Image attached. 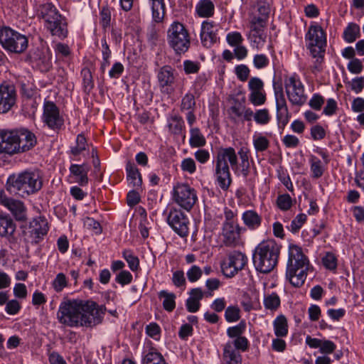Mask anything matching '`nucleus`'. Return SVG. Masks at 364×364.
Wrapping results in <instances>:
<instances>
[{
  "mask_svg": "<svg viewBox=\"0 0 364 364\" xmlns=\"http://www.w3.org/2000/svg\"><path fill=\"white\" fill-rule=\"evenodd\" d=\"M106 307L91 300L64 298L57 312L58 322L70 328L91 327L100 323Z\"/></svg>",
  "mask_w": 364,
  "mask_h": 364,
  "instance_id": "1",
  "label": "nucleus"
},
{
  "mask_svg": "<svg viewBox=\"0 0 364 364\" xmlns=\"http://www.w3.org/2000/svg\"><path fill=\"white\" fill-rule=\"evenodd\" d=\"M213 164L215 183L223 191H228L232 183L230 166L235 171L238 168V158L235 149L231 146L219 149Z\"/></svg>",
  "mask_w": 364,
  "mask_h": 364,
  "instance_id": "2",
  "label": "nucleus"
},
{
  "mask_svg": "<svg viewBox=\"0 0 364 364\" xmlns=\"http://www.w3.org/2000/svg\"><path fill=\"white\" fill-rule=\"evenodd\" d=\"M306 48L310 55L315 59L311 67L312 73L320 72L327 47L326 30L316 21H311L304 36Z\"/></svg>",
  "mask_w": 364,
  "mask_h": 364,
  "instance_id": "3",
  "label": "nucleus"
},
{
  "mask_svg": "<svg viewBox=\"0 0 364 364\" xmlns=\"http://www.w3.org/2000/svg\"><path fill=\"white\" fill-rule=\"evenodd\" d=\"M36 17L52 36L60 39L68 36L67 19L52 3L40 4L36 10Z\"/></svg>",
  "mask_w": 364,
  "mask_h": 364,
  "instance_id": "4",
  "label": "nucleus"
},
{
  "mask_svg": "<svg viewBox=\"0 0 364 364\" xmlns=\"http://www.w3.org/2000/svg\"><path fill=\"white\" fill-rule=\"evenodd\" d=\"M281 245L274 240L261 242L255 248L253 263L255 269L264 274L272 272L277 266Z\"/></svg>",
  "mask_w": 364,
  "mask_h": 364,
  "instance_id": "5",
  "label": "nucleus"
},
{
  "mask_svg": "<svg viewBox=\"0 0 364 364\" xmlns=\"http://www.w3.org/2000/svg\"><path fill=\"white\" fill-rule=\"evenodd\" d=\"M7 183L11 191L20 195H29L38 191L42 187V179L38 171H26L18 176H10Z\"/></svg>",
  "mask_w": 364,
  "mask_h": 364,
  "instance_id": "6",
  "label": "nucleus"
},
{
  "mask_svg": "<svg viewBox=\"0 0 364 364\" xmlns=\"http://www.w3.org/2000/svg\"><path fill=\"white\" fill-rule=\"evenodd\" d=\"M166 41L175 54L182 55L191 48V36L186 26L178 21H173L167 30Z\"/></svg>",
  "mask_w": 364,
  "mask_h": 364,
  "instance_id": "7",
  "label": "nucleus"
},
{
  "mask_svg": "<svg viewBox=\"0 0 364 364\" xmlns=\"http://www.w3.org/2000/svg\"><path fill=\"white\" fill-rule=\"evenodd\" d=\"M284 85L288 100L292 106L301 107L307 100L305 87L299 75L295 73L284 77Z\"/></svg>",
  "mask_w": 364,
  "mask_h": 364,
  "instance_id": "8",
  "label": "nucleus"
},
{
  "mask_svg": "<svg viewBox=\"0 0 364 364\" xmlns=\"http://www.w3.org/2000/svg\"><path fill=\"white\" fill-rule=\"evenodd\" d=\"M0 43L7 51L22 53L28 46L27 37L8 26L0 28Z\"/></svg>",
  "mask_w": 364,
  "mask_h": 364,
  "instance_id": "9",
  "label": "nucleus"
},
{
  "mask_svg": "<svg viewBox=\"0 0 364 364\" xmlns=\"http://www.w3.org/2000/svg\"><path fill=\"white\" fill-rule=\"evenodd\" d=\"M249 348L250 341L244 336L228 341L223 347L222 361L231 364H242L240 353L247 351Z\"/></svg>",
  "mask_w": 364,
  "mask_h": 364,
  "instance_id": "10",
  "label": "nucleus"
},
{
  "mask_svg": "<svg viewBox=\"0 0 364 364\" xmlns=\"http://www.w3.org/2000/svg\"><path fill=\"white\" fill-rule=\"evenodd\" d=\"M172 200L179 207L191 211L198 200L196 190L186 183H176L172 191Z\"/></svg>",
  "mask_w": 364,
  "mask_h": 364,
  "instance_id": "11",
  "label": "nucleus"
},
{
  "mask_svg": "<svg viewBox=\"0 0 364 364\" xmlns=\"http://www.w3.org/2000/svg\"><path fill=\"white\" fill-rule=\"evenodd\" d=\"M163 215L168 225L181 237H186L189 234V220L188 216L179 208L168 207L164 211Z\"/></svg>",
  "mask_w": 364,
  "mask_h": 364,
  "instance_id": "12",
  "label": "nucleus"
},
{
  "mask_svg": "<svg viewBox=\"0 0 364 364\" xmlns=\"http://www.w3.org/2000/svg\"><path fill=\"white\" fill-rule=\"evenodd\" d=\"M41 120L44 125L53 131L60 130L65 123L60 108L53 101L47 98L43 101Z\"/></svg>",
  "mask_w": 364,
  "mask_h": 364,
  "instance_id": "13",
  "label": "nucleus"
},
{
  "mask_svg": "<svg viewBox=\"0 0 364 364\" xmlns=\"http://www.w3.org/2000/svg\"><path fill=\"white\" fill-rule=\"evenodd\" d=\"M247 262L246 255L240 252H234L221 263V270L225 277L231 278L242 270Z\"/></svg>",
  "mask_w": 364,
  "mask_h": 364,
  "instance_id": "14",
  "label": "nucleus"
},
{
  "mask_svg": "<svg viewBox=\"0 0 364 364\" xmlns=\"http://www.w3.org/2000/svg\"><path fill=\"white\" fill-rule=\"evenodd\" d=\"M16 154L29 151L37 144L34 133L26 128L15 129Z\"/></svg>",
  "mask_w": 364,
  "mask_h": 364,
  "instance_id": "15",
  "label": "nucleus"
},
{
  "mask_svg": "<svg viewBox=\"0 0 364 364\" xmlns=\"http://www.w3.org/2000/svg\"><path fill=\"white\" fill-rule=\"evenodd\" d=\"M218 23L210 19L202 21L200 29V40L202 46L210 48L218 42Z\"/></svg>",
  "mask_w": 364,
  "mask_h": 364,
  "instance_id": "16",
  "label": "nucleus"
},
{
  "mask_svg": "<svg viewBox=\"0 0 364 364\" xmlns=\"http://www.w3.org/2000/svg\"><path fill=\"white\" fill-rule=\"evenodd\" d=\"M17 94L15 86L9 82L0 85V114L7 113L15 105Z\"/></svg>",
  "mask_w": 364,
  "mask_h": 364,
  "instance_id": "17",
  "label": "nucleus"
},
{
  "mask_svg": "<svg viewBox=\"0 0 364 364\" xmlns=\"http://www.w3.org/2000/svg\"><path fill=\"white\" fill-rule=\"evenodd\" d=\"M315 152L321 156L323 161H321L317 156L313 154L309 156V164L311 173V178L318 179L321 178L326 170V166L329 163L330 159L328 151L322 148L318 147Z\"/></svg>",
  "mask_w": 364,
  "mask_h": 364,
  "instance_id": "18",
  "label": "nucleus"
},
{
  "mask_svg": "<svg viewBox=\"0 0 364 364\" xmlns=\"http://www.w3.org/2000/svg\"><path fill=\"white\" fill-rule=\"evenodd\" d=\"M245 231V228L238 223H223L222 236L223 243L228 247H235L239 244L241 234Z\"/></svg>",
  "mask_w": 364,
  "mask_h": 364,
  "instance_id": "19",
  "label": "nucleus"
},
{
  "mask_svg": "<svg viewBox=\"0 0 364 364\" xmlns=\"http://www.w3.org/2000/svg\"><path fill=\"white\" fill-rule=\"evenodd\" d=\"M0 204L6 208L18 221H25L27 218L26 208L23 202L6 197L4 191H0Z\"/></svg>",
  "mask_w": 364,
  "mask_h": 364,
  "instance_id": "20",
  "label": "nucleus"
},
{
  "mask_svg": "<svg viewBox=\"0 0 364 364\" xmlns=\"http://www.w3.org/2000/svg\"><path fill=\"white\" fill-rule=\"evenodd\" d=\"M15 129H0V154L16 155Z\"/></svg>",
  "mask_w": 364,
  "mask_h": 364,
  "instance_id": "21",
  "label": "nucleus"
},
{
  "mask_svg": "<svg viewBox=\"0 0 364 364\" xmlns=\"http://www.w3.org/2000/svg\"><path fill=\"white\" fill-rule=\"evenodd\" d=\"M175 70L170 65H164L157 73V80L160 90L162 93L170 95L174 89Z\"/></svg>",
  "mask_w": 364,
  "mask_h": 364,
  "instance_id": "22",
  "label": "nucleus"
},
{
  "mask_svg": "<svg viewBox=\"0 0 364 364\" xmlns=\"http://www.w3.org/2000/svg\"><path fill=\"white\" fill-rule=\"evenodd\" d=\"M288 253L289 257L287 267H310L309 259L304 253L301 247L295 244H290Z\"/></svg>",
  "mask_w": 364,
  "mask_h": 364,
  "instance_id": "23",
  "label": "nucleus"
},
{
  "mask_svg": "<svg viewBox=\"0 0 364 364\" xmlns=\"http://www.w3.org/2000/svg\"><path fill=\"white\" fill-rule=\"evenodd\" d=\"M142 364H168L164 355L151 341L146 343L143 352Z\"/></svg>",
  "mask_w": 364,
  "mask_h": 364,
  "instance_id": "24",
  "label": "nucleus"
},
{
  "mask_svg": "<svg viewBox=\"0 0 364 364\" xmlns=\"http://www.w3.org/2000/svg\"><path fill=\"white\" fill-rule=\"evenodd\" d=\"M306 344L311 348H318L320 353L327 355L334 353L337 348L336 344L331 340L312 338L310 336H306Z\"/></svg>",
  "mask_w": 364,
  "mask_h": 364,
  "instance_id": "25",
  "label": "nucleus"
},
{
  "mask_svg": "<svg viewBox=\"0 0 364 364\" xmlns=\"http://www.w3.org/2000/svg\"><path fill=\"white\" fill-rule=\"evenodd\" d=\"M309 268L287 267L286 278L294 287H301L306 279Z\"/></svg>",
  "mask_w": 364,
  "mask_h": 364,
  "instance_id": "26",
  "label": "nucleus"
},
{
  "mask_svg": "<svg viewBox=\"0 0 364 364\" xmlns=\"http://www.w3.org/2000/svg\"><path fill=\"white\" fill-rule=\"evenodd\" d=\"M258 11L260 16H254L250 21V32H265L269 16V9L264 6H261L258 8Z\"/></svg>",
  "mask_w": 364,
  "mask_h": 364,
  "instance_id": "27",
  "label": "nucleus"
},
{
  "mask_svg": "<svg viewBox=\"0 0 364 364\" xmlns=\"http://www.w3.org/2000/svg\"><path fill=\"white\" fill-rule=\"evenodd\" d=\"M89 167L85 164H71L70 171V177L73 178L72 182L77 183L80 186H86L88 183Z\"/></svg>",
  "mask_w": 364,
  "mask_h": 364,
  "instance_id": "28",
  "label": "nucleus"
},
{
  "mask_svg": "<svg viewBox=\"0 0 364 364\" xmlns=\"http://www.w3.org/2000/svg\"><path fill=\"white\" fill-rule=\"evenodd\" d=\"M241 219L245 227L250 231L259 229L262 223V215L254 209L244 211L242 213Z\"/></svg>",
  "mask_w": 364,
  "mask_h": 364,
  "instance_id": "29",
  "label": "nucleus"
},
{
  "mask_svg": "<svg viewBox=\"0 0 364 364\" xmlns=\"http://www.w3.org/2000/svg\"><path fill=\"white\" fill-rule=\"evenodd\" d=\"M125 171L129 186L136 190L141 189L142 177L134 163L130 161H127Z\"/></svg>",
  "mask_w": 364,
  "mask_h": 364,
  "instance_id": "30",
  "label": "nucleus"
},
{
  "mask_svg": "<svg viewBox=\"0 0 364 364\" xmlns=\"http://www.w3.org/2000/svg\"><path fill=\"white\" fill-rule=\"evenodd\" d=\"M215 6L212 0H199L194 10L196 17L209 19L215 15Z\"/></svg>",
  "mask_w": 364,
  "mask_h": 364,
  "instance_id": "31",
  "label": "nucleus"
},
{
  "mask_svg": "<svg viewBox=\"0 0 364 364\" xmlns=\"http://www.w3.org/2000/svg\"><path fill=\"white\" fill-rule=\"evenodd\" d=\"M228 114L233 122H237L240 118H242L245 121H251L253 117V111L250 108L238 103L231 106L228 109Z\"/></svg>",
  "mask_w": 364,
  "mask_h": 364,
  "instance_id": "32",
  "label": "nucleus"
},
{
  "mask_svg": "<svg viewBox=\"0 0 364 364\" xmlns=\"http://www.w3.org/2000/svg\"><path fill=\"white\" fill-rule=\"evenodd\" d=\"M168 132L174 136H182L183 140L186 139L185 123L183 118L178 114H173L167 118Z\"/></svg>",
  "mask_w": 364,
  "mask_h": 364,
  "instance_id": "33",
  "label": "nucleus"
},
{
  "mask_svg": "<svg viewBox=\"0 0 364 364\" xmlns=\"http://www.w3.org/2000/svg\"><path fill=\"white\" fill-rule=\"evenodd\" d=\"M277 119L286 124L289 118V112L287 103L282 92L276 94Z\"/></svg>",
  "mask_w": 364,
  "mask_h": 364,
  "instance_id": "34",
  "label": "nucleus"
},
{
  "mask_svg": "<svg viewBox=\"0 0 364 364\" xmlns=\"http://www.w3.org/2000/svg\"><path fill=\"white\" fill-rule=\"evenodd\" d=\"M152 12L153 20L156 23L163 21L166 14L165 0H147Z\"/></svg>",
  "mask_w": 364,
  "mask_h": 364,
  "instance_id": "35",
  "label": "nucleus"
},
{
  "mask_svg": "<svg viewBox=\"0 0 364 364\" xmlns=\"http://www.w3.org/2000/svg\"><path fill=\"white\" fill-rule=\"evenodd\" d=\"M16 228L15 223L9 215L0 214V236L10 238Z\"/></svg>",
  "mask_w": 364,
  "mask_h": 364,
  "instance_id": "36",
  "label": "nucleus"
},
{
  "mask_svg": "<svg viewBox=\"0 0 364 364\" xmlns=\"http://www.w3.org/2000/svg\"><path fill=\"white\" fill-rule=\"evenodd\" d=\"M31 227L32 228V233L38 239L43 238V237L48 233L49 230L47 220L44 217L41 216L32 220Z\"/></svg>",
  "mask_w": 364,
  "mask_h": 364,
  "instance_id": "37",
  "label": "nucleus"
},
{
  "mask_svg": "<svg viewBox=\"0 0 364 364\" xmlns=\"http://www.w3.org/2000/svg\"><path fill=\"white\" fill-rule=\"evenodd\" d=\"M274 335L277 338L287 337L289 333V325L287 317L283 314L278 315L273 321Z\"/></svg>",
  "mask_w": 364,
  "mask_h": 364,
  "instance_id": "38",
  "label": "nucleus"
},
{
  "mask_svg": "<svg viewBox=\"0 0 364 364\" xmlns=\"http://www.w3.org/2000/svg\"><path fill=\"white\" fill-rule=\"evenodd\" d=\"M158 296L162 301V306L164 310L172 312L176 308V294L166 290H161L158 293Z\"/></svg>",
  "mask_w": 364,
  "mask_h": 364,
  "instance_id": "39",
  "label": "nucleus"
},
{
  "mask_svg": "<svg viewBox=\"0 0 364 364\" xmlns=\"http://www.w3.org/2000/svg\"><path fill=\"white\" fill-rule=\"evenodd\" d=\"M240 159V171L244 177H247L250 173V150L247 146H242L237 152Z\"/></svg>",
  "mask_w": 364,
  "mask_h": 364,
  "instance_id": "40",
  "label": "nucleus"
},
{
  "mask_svg": "<svg viewBox=\"0 0 364 364\" xmlns=\"http://www.w3.org/2000/svg\"><path fill=\"white\" fill-rule=\"evenodd\" d=\"M206 144V139L198 127L190 128L189 145L191 148H200Z\"/></svg>",
  "mask_w": 364,
  "mask_h": 364,
  "instance_id": "41",
  "label": "nucleus"
},
{
  "mask_svg": "<svg viewBox=\"0 0 364 364\" xmlns=\"http://www.w3.org/2000/svg\"><path fill=\"white\" fill-rule=\"evenodd\" d=\"M360 36V26L353 22L347 25L343 33V38L348 43H353Z\"/></svg>",
  "mask_w": 364,
  "mask_h": 364,
  "instance_id": "42",
  "label": "nucleus"
},
{
  "mask_svg": "<svg viewBox=\"0 0 364 364\" xmlns=\"http://www.w3.org/2000/svg\"><path fill=\"white\" fill-rule=\"evenodd\" d=\"M247 38L252 48L259 50L262 49L266 43L267 34L262 31L259 33L249 32Z\"/></svg>",
  "mask_w": 364,
  "mask_h": 364,
  "instance_id": "43",
  "label": "nucleus"
},
{
  "mask_svg": "<svg viewBox=\"0 0 364 364\" xmlns=\"http://www.w3.org/2000/svg\"><path fill=\"white\" fill-rule=\"evenodd\" d=\"M88 146L87 139L84 134H79L75 140V146L70 149V154L77 159V157L86 151Z\"/></svg>",
  "mask_w": 364,
  "mask_h": 364,
  "instance_id": "44",
  "label": "nucleus"
},
{
  "mask_svg": "<svg viewBox=\"0 0 364 364\" xmlns=\"http://www.w3.org/2000/svg\"><path fill=\"white\" fill-rule=\"evenodd\" d=\"M252 144L256 152H264L269 146V140L261 133H256L252 136Z\"/></svg>",
  "mask_w": 364,
  "mask_h": 364,
  "instance_id": "45",
  "label": "nucleus"
},
{
  "mask_svg": "<svg viewBox=\"0 0 364 364\" xmlns=\"http://www.w3.org/2000/svg\"><path fill=\"white\" fill-rule=\"evenodd\" d=\"M69 286V280L66 275L60 272L51 282V287L56 293H60Z\"/></svg>",
  "mask_w": 364,
  "mask_h": 364,
  "instance_id": "46",
  "label": "nucleus"
},
{
  "mask_svg": "<svg viewBox=\"0 0 364 364\" xmlns=\"http://www.w3.org/2000/svg\"><path fill=\"white\" fill-rule=\"evenodd\" d=\"M294 202H295V200L289 193L279 194L276 199L277 207L282 211L289 210Z\"/></svg>",
  "mask_w": 364,
  "mask_h": 364,
  "instance_id": "47",
  "label": "nucleus"
},
{
  "mask_svg": "<svg viewBox=\"0 0 364 364\" xmlns=\"http://www.w3.org/2000/svg\"><path fill=\"white\" fill-rule=\"evenodd\" d=\"M224 317L228 323H235L241 318V310L237 304L228 306L224 314Z\"/></svg>",
  "mask_w": 364,
  "mask_h": 364,
  "instance_id": "48",
  "label": "nucleus"
},
{
  "mask_svg": "<svg viewBox=\"0 0 364 364\" xmlns=\"http://www.w3.org/2000/svg\"><path fill=\"white\" fill-rule=\"evenodd\" d=\"M280 298L276 292H272L264 296V306L266 309L275 311L280 306Z\"/></svg>",
  "mask_w": 364,
  "mask_h": 364,
  "instance_id": "49",
  "label": "nucleus"
},
{
  "mask_svg": "<svg viewBox=\"0 0 364 364\" xmlns=\"http://www.w3.org/2000/svg\"><path fill=\"white\" fill-rule=\"evenodd\" d=\"M21 92L23 97L31 99L37 95V88L36 85L29 80H23L20 82Z\"/></svg>",
  "mask_w": 364,
  "mask_h": 364,
  "instance_id": "50",
  "label": "nucleus"
},
{
  "mask_svg": "<svg viewBox=\"0 0 364 364\" xmlns=\"http://www.w3.org/2000/svg\"><path fill=\"white\" fill-rule=\"evenodd\" d=\"M246 327L245 321H240L237 325L228 328L226 331L227 336L232 339L243 336L242 334L245 333Z\"/></svg>",
  "mask_w": 364,
  "mask_h": 364,
  "instance_id": "51",
  "label": "nucleus"
},
{
  "mask_svg": "<svg viewBox=\"0 0 364 364\" xmlns=\"http://www.w3.org/2000/svg\"><path fill=\"white\" fill-rule=\"evenodd\" d=\"M277 178L285 188L293 195L294 194V188L287 171L280 168L277 171Z\"/></svg>",
  "mask_w": 364,
  "mask_h": 364,
  "instance_id": "52",
  "label": "nucleus"
},
{
  "mask_svg": "<svg viewBox=\"0 0 364 364\" xmlns=\"http://www.w3.org/2000/svg\"><path fill=\"white\" fill-rule=\"evenodd\" d=\"M122 257L127 261L129 269L132 272L137 271L139 268V259L134 255L132 250H124L122 252Z\"/></svg>",
  "mask_w": 364,
  "mask_h": 364,
  "instance_id": "53",
  "label": "nucleus"
},
{
  "mask_svg": "<svg viewBox=\"0 0 364 364\" xmlns=\"http://www.w3.org/2000/svg\"><path fill=\"white\" fill-rule=\"evenodd\" d=\"M322 264L328 270L334 271L337 269L338 259L336 255L331 252H327L322 257Z\"/></svg>",
  "mask_w": 364,
  "mask_h": 364,
  "instance_id": "54",
  "label": "nucleus"
},
{
  "mask_svg": "<svg viewBox=\"0 0 364 364\" xmlns=\"http://www.w3.org/2000/svg\"><path fill=\"white\" fill-rule=\"evenodd\" d=\"M255 122L260 125L267 124L271 120V115L267 109H257L255 113L253 112V117Z\"/></svg>",
  "mask_w": 364,
  "mask_h": 364,
  "instance_id": "55",
  "label": "nucleus"
},
{
  "mask_svg": "<svg viewBox=\"0 0 364 364\" xmlns=\"http://www.w3.org/2000/svg\"><path fill=\"white\" fill-rule=\"evenodd\" d=\"M145 332L148 336L156 341H159L161 337V329L158 323L151 322L146 325Z\"/></svg>",
  "mask_w": 364,
  "mask_h": 364,
  "instance_id": "56",
  "label": "nucleus"
},
{
  "mask_svg": "<svg viewBox=\"0 0 364 364\" xmlns=\"http://www.w3.org/2000/svg\"><path fill=\"white\" fill-rule=\"evenodd\" d=\"M307 220V216L304 213L298 214L291 221L289 230L292 233H297Z\"/></svg>",
  "mask_w": 364,
  "mask_h": 364,
  "instance_id": "57",
  "label": "nucleus"
},
{
  "mask_svg": "<svg viewBox=\"0 0 364 364\" xmlns=\"http://www.w3.org/2000/svg\"><path fill=\"white\" fill-rule=\"evenodd\" d=\"M111 9L108 6H102L100 11V24L104 30H107L110 26L111 23Z\"/></svg>",
  "mask_w": 364,
  "mask_h": 364,
  "instance_id": "58",
  "label": "nucleus"
},
{
  "mask_svg": "<svg viewBox=\"0 0 364 364\" xmlns=\"http://www.w3.org/2000/svg\"><path fill=\"white\" fill-rule=\"evenodd\" d=\"M203 276V269L198 265L193 264L186 272V277L189 282L195 283Z\"/></svg>",
  "mask_w": 364,
  "mask_h": 364,
  "instance_id": "59",
  "label": "nucleus"
},
{
  "mask_svg": "<svg viewBox=\"0 0 364 364\" xmlns=\"http://www.w3.org/2000/svg\"><path fill=\"white\" fill-rule=\"evenodd\" d=\"M22 308L21 304L16 299L9 300L5 306V312L10 315H17Z\"/></svg>",
  "mask_w": 364,
  "mask_h": 364,
  "instance_id": "60",
  "label": "nucleus"
},
{
  "mask_svg": "<svg viewBox=\"0 0 364 364\" xmlns=\"http://www.w3.org/2000/svg\"><path fill=\"white\" fill-rule=\"evenodd\" d=\"M226 41L230 46L234 48L242 44L244 38L240 32L231 31L226 35Z\"/></svg>",
  "mask_w": 364,
  "mask_h": 364,
  "instance_id": "61",
  "label": "nucleus"
},
{
  "mask_svg": "<svg viewBox=\"0 0 364 364\" xmlns=\"http://www.w3.org/2000/svg\"><path fill=\"white\" fill-rule=\"evenodd\" d=\"M195 105L196 101L193 95L191 93H186L181 100V111H193Z\"/></svg>",
  "mask_w": 364,
  "mask_h": 364,
  "instance_id": "62",
  "label": "nucleus"
},
{
  "mask_svg": "<svg viewBox=\"0 0 364 364\" xmlns=\"http://www.w3.org/2000/svg\"><path fill=\"white\" fill-rule=\"evenodd\" d=\"M311 137L314 141H321L326 136V129L320 124H316L310 129Z\"/></svg>",
  "mask_w": 364,
  "mask_h": 364,
  "instance_id": "63",
  "label": "nucleus"
},
{
  "mask_svg": "<svg viewBox=\"0 0 364 364\" xmlns=\"http://www.w3.org/2000/svg\"><path fill=\"white\" fill-rule=\"evenodd\" d=\"M183 70L186 75L196 74L200 69V64L198 61L186 60L183 63Z\"/></svg>",
  "mask_w": 364,
  "mask_h": 364,
  "instance_id": "64",
  "label": "nucleus"
}]
</instances>
